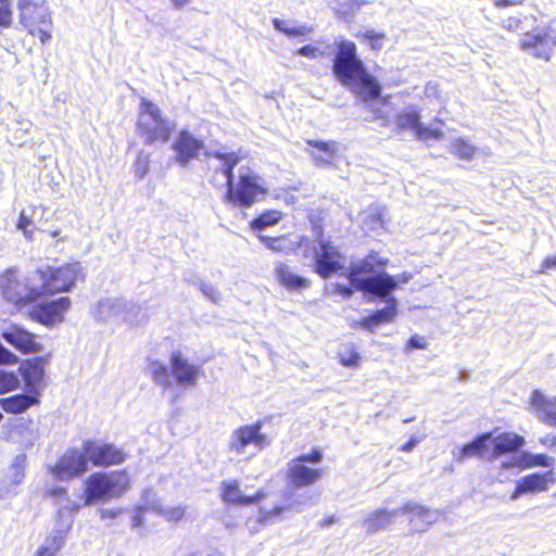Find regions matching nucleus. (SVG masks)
Here are the masks:
<instances>
[{
    "instance_id": "5fc2aeb1",
    "label": "nucleus",
    "mask_w": 556,
    "mask_h": 556,
    "mask_svg": "<svg viewBox=\"0 0 556 556\" xmlns=\"http://www.w3.org/2000/svg\"><path fill=\"white\" fill-rule=\"evenodd\" d=\"M287 509L286 506H281V505H278V506H275L274 508H271L270 510L264 513L261 517H260V521L261 522H265L267 521L268 519H270L271 517H276V516H279L280 514H282L285 510Z\"/></svg>"
},
{
    "instance_id": "e433bc0d",
    "label": "nucleus",
    "mask_w": 556,
    "mask_h": 556,
    "mask_svg": "<svg viewBox=\"0 0 556 556\" xmlns=\"http://www.w3.org/2000/svg\"><path fill=\"white\" fill-rule=\"evenodd\" d=\"M149 370L152 379L163 387H169V370L157 359H151L149 362Z\"/></svg>"
},
{
    "instance_id": "864d4df0",
    "label": "nucleus",
    "mask_w": 556,
    "mask_h": 556,
    "mask_svg": "<svg viewBox=\"0 0 556 556\" xmlns=\"http://www.w3.org/2000/svg\"><path fill=\"white\" fill-rule=\"evenodd\" d=\"M539 443L548 450H556V433H548L540 438Z\"/></svg>"
},
{
    "instance_id": "de8ad7c7",
    "label": "nucleus",
    "mask_w": 556,
    "mask_h": 556,
    "mask_svg": "<svg viewBox=\"0 0 556 556\" xmlns=\"http://www.w3.org/2000/svg\"><path fill=\"white\" fill-rule=\"evenodd\" d=\"M552 268H556V254L544 257L536 273L547 274Z\"/></svg>"
},
{
    "instance_id": "f8f14e48",
    "label": "nucleus",
    "mask_w": 556,
    "mask_h": 556,
    "mask_svg": "<svg viewBox=\"0 0 556 556\" xmlns=\"http://www.w3.org/2000/svg\"><path fill=\"white\" fill-rule=\"evenodd\" d=\"M87 469L88 459L86 453L71 448L58 459L51 468V472L58 480L68 481L83 475Z\"/></svg>"
},
{
    "instance_id": "49530a36",
    "label": "nucleus",
    "mask_w": 556,
    "mask_h": 556,
    "mask_svg": "<svg viewBox=\"0 0 556 556\" xmlns=\"http://www.w3.org/2000/svg\"><path fill=\"white\" fill-rule=\"evenodd\" d=\"M295 54L306 56L308 59H316L317 56H319L321 54V52L319 51L318 48H316L312 45H306V46L299 48L295 51Z\"/></svg>"
},
{
    "instance_id": "412c9836",
    "label": "nucleus",
    "mask_w": 556,
    "mask_h": 556,
    "mask_svg": "<svg viewBox=\"0 0 556 556\" xmlns=\"http://www.w3.org/2000/svg\"><path fill=\"white\" fill-rule=\"evenodd\" d=\"M222 501L227 505L248 506L256 504L266 497L264 490H258L252 495H243L238 480L223 481L220 485Z\"/></svg>"
},
{
    "instance_id": "4468645a",
    "label": "nucleus",
    "mask_w": 556,
    "mask_h": 556,
    "mask_svg": "<svg viewBox=\"0 0 556 556\" xmlns=\"http://www.w3.org/2000/svg\"><path fill=\"white\" fill-rule=\"evenodd\" d=\"M72 301L68 296H61L35 306L29 312V318L46 327H53L64 321L65 313L70 309Z\"/></svg>"
},
{
    "instance_id": "cd10ccee",
    "label": "nucleus",
    "mask_w": 556,
    "mask_h": 556,
    "mask_svg": "<svg viewBox=\"0 0 556 556\" xmlns=\"http://www.w3.org/2000/svg\"><path fill=\"white\" fill-rule=\"evenodd\" d=\"M39 395L34 393L29 394H15L9 397L0 399L1 408L8 414H22L31 406L39 403Z\"/></svg>"
},
{
    "instance_id": "20e7f679",
    "label": "nucleus",
    "mask_w": 556,
    "mask_h": 556,
    "mask_svg": "<svg viewBox=\"0 0 556 556\" xmlns=\"http://www.w3.org/2000/svg\"><path fill=\"white\" fill-rule=\"evenodd\" d=\"M131 488L126 469L112 472H93L85 481L83 498L85 505L121 497Z\"/></svg>"
},
{
    "instance_id": "423d86ee",
    "label": "nucleus",
    "mask_w": 556,
    "mask_h": 556,
    "mask_svg": "<svg viewBox=\"0 0 556 556\" xmlns=\"http://www.w3.org/2000/svg\"><path fill=\"white\" fill-rule=\"evenodd\" d=\"M81 271L79 262L66 263L58 267L48 266L39 269L41 285L38 288L40 298L42 295H53L60 292L70 291L76 283Z\"/></svg>"
},
{
    "instance_id": "e2e57ef3",
    "label": "nucleus",
    "mask_w": 556,
    "mask_h": 556,
    "mask_svg": "<svg viewBox=\"0 0 556 556\" xmlns=\"http://www.w3.org/2000/svg\"><path fill=\"white\" fill-rule=\"evenodd\" d=\"M416 443L417 441L415 439H410L408 442L402 445L400 450L403 452H408L416 445Z\"/></svg>"
},
{
    "instance_id": "f03ea898",
    "label": "nucleus",
    "mask_w": 556,
    "mask_h": 556,
    "mask_svg": "<svg viewBox=\"0 0 556 556\" xmlns=\"http://www.w3.org/2000/svg\"><path fill=\"white\" fill-rule=\"evenodd\" d=\"M213 155L223 163L222 172L227 186L224 195L226 203L233 207L249 208L267 195L268 190L263 186L261 177L250 169L235 180L233 168L242 160L239 153L215 152Z\"/></svg>"
},
{
    "instance_id": "f257e3e1",
    "label": "nucleus",
    "mask_w": 556,
    "mask_h": 556,
    "mask_svg": "<svg viewBox=\"0 0 556 556\" xmlns=\"http://www.w3.org/2000/svg\"><path fill=\"white\" fill-rule=\"evenodd\" d=\"M334 46L331 72L337 81L364 101L379 99L381 86L359 58L356 43L352 40L341 39L336 41Z\"/></svg>"
},
{
    "instance_id": "aec40b11",
    "label": "nucleus",
    "mask_w": 556,
    "mask_h": 556,
    "mask_svg": "<svg viewBox=\"0 0 556 556\" xmlns=\"http://www.w3.org/2000/svg\"><path fill=\"white\" fill-rule=\"evenodd\" d=\"M262 426V422L257 421L253 425L237 428L232 433V439L229 444L230 448L237 453H241L249 444H254L261 448L267 445L266 435L261 432Z\"/></svg>"
},
{
    "instance_id": "603ef678",
    "label": "nucleus",
    "mask_w": 556,
    "mask_h": 556,
    "mask_svg": "<svg viewBox=\"0 0 556 556\" xmlns=\"http://www.w3.org/2000/svg\"><path fill=\"white\" fill-rule=\"evenodd\" d=\"M46 496L59 498V500H66L67 498V490L64 486H58L52 488L46 491Z\"/></svg>"
},
{
    "instance_id": "7ed1b4c3",
    "label": "nucleus",
    "mask_w": 556,
    "mask_h": 556,
    "mask_svg": "<svg viewBox=\"0 0 556 556\" xmlns=\"http://www.w3.org/2000/svg\"><path fill=\"white\" fill-rule=\"evenodd\" d=\"M388 260L379 256L377 251H370L356 263H352L346 278L354 289L370 293L379 298H387L397 288L395 278L387 273L377 274L367 278H361L362 275L372 274L377 269L387 266Z\"/></svg>"
},
{
    "instance_id": "a18cd8bd",
    "label": "nucleus",
    "mask_w": 556,
    "mask_h": 556,
    "mask_svg": "<svg viewBox=\"0 0 556 556\" xmlns=\"http://www.w3.org/2000/svg\"><path fill=\"white\" fill-rule=\"evenodd\" d=\"M18 357L0 343V365H14Z\"/></svg>"
},
{
    "instance_id": "39448f33",
    "label": "nucleus",
    "mask_w": 556,
    "mask_h": 556,
    "mask_svg": "<svg viewBox=\"0 0 556 556\" xmlns=\"http://www.w3.org/2000/svg\"><path fill=\"white\" fill-rule=\"evenodd\" d=\"M136 129L146 144L166 143L173 136L175 124L163 115L155 103L142 98Z\"/></svg>"
},
{
    "instance_id": "a211bd4d",
    "label": "nucleus",
    "mask_w": 556,
    "mask_h": 556,
    "mask_svg": "<svg viewBox=\"0 0 556 556\" xmlns=\"http://www.w3.org/2000/svg\"><path fill=\"white\" fill-rule=\"evenodd\" d=\"M175 151V161L180 166H187L192 160L199 157L204 142L194 137L189 130L181 129L172 146Z\"/></svg>"
},
{
    "instance_id": "4c0bfd02",
    "label": "nucleus",
    "mask_w": 556,
    "mask_h": 556,
    "mask_svg": "<svg viewBox=\"0 0 556 556\" xmlns=\"http://www.w3.org/2000/svg\"><path fill=\"white\" fill-rule=\"evenodd\" d=\"M356 37L362 42L367 43L368 47L375 51H379L387 39V35L383 31H376L374 29H367L363 33H358Z\"/></svg>"
},
{
    "instance_id": "13d9d810",
    "label": "nucleus",
    "mask_w": 556,
    "mask_h": 556,
    "mask_svg": "<svg viewBox=\"0 0 556 556\" xmlns=\"http://www.w3.org/2000/svg\"><path fill=\"white\" fill-rule=\"evenodd\" d=\"M520 24L521 21L519 18L509 17L506 21H504L503 27L506 28L507 30L513 31L517 29L520 26Z\"/></svg>"
},
{
    "instance_id": "a878e982",
    "label": "nucleus",
    "mask_w": 556,
    "mask_h": 556,
    "mask_svg": "<svg viewBox=\"0 0 556 556\" xmlns=\"http://www.w3.org/2000/svg\"><path fill=\"white\" fill-rule=\"evenodd\" d=\"M492 439V432H484L475 437L470 442L462 445L456 455L455 459L464 462L471 457H482L486 453H490L489 442Z\"/></svg>"
},
{
    "instance_id": "4be33fe9",
    "label": "nucleus",
    "mask_w": 556,
    "mask_h": 556,
    "mask_svg": "<svg viewBox=\"0 0 556 556\" xmlns=\"http://www.w3.org/2000/svg\"><path fill=\"white\" fill-rule=\"evenodd\" d=\"M492 446L490 448L489 458L495 459L502 455L516 453L526 445V439L516 432L504 431L492 437Z\"/></svg>"
},
{
    "instance_id": "8fccbe9b",
    "label": "nucleus",
    "mask_w": 556,
    "mask_h": 556,
    "mask_svg": "<svg viewBox=\"0 0 556 556\" xmlns=\"http://www.w3.org/2000/svg\"><path fill=\"white\" fill-rule=\"evenodd\" d=\"M31 225V219L25 214L21 213L18 216L17 228L22 230L28 238H31V231L29 230V226Z\"/></svg>"
},
{
    "instance_id": "052dcab7",
    "label": "nucleus",
    "mask_w": 556,
    "mask_h": 556,
    "mask_svg": "<svg viewBox=\"0 0 556 556\" xmlns=\"http://www.w3.org/2000/svg\"><path fill=\"white\" fill-rule=\"evenodd\" d=\"M307 29L305 27H293L285 30V34L288 36H304L307 34Z\"/></svg>"
},
{
    "instance_id": "0e129e2a",
    "label": "nucleus",
    "mask_w": 556,
    "mask_h": 556,
    "mask_svg": "<svg viewBox=\"0 0 556 556\" xmlns=\"http://www.w3.org/2000/svg\"><path fill=\"white\" fill-rule=\"evenodd\" d=\"M371 112L374 113V117H375L376 119H384V118H387V114H384V113L380 112V111H379V110H377V109H372V110H371Z\"/></svg>"
},
{
    "instance_id": "6e6552de",
    "label": "nucleus",
    "mask_w": 556,
    "mask_h": 556,
    "mask_svg": "<svg viewBox=\"0 0 556 556\" xmlns=\"http://www.w3.org/2000/svg\"><path fill=\"white\" fill-rule=\"evenodd\" d=\"M323 457L319 448H313L308 454L294 457L286 472L289 483L294 488H306L317 483L324 476V469L309 467L307 463H320Z\"/></svg>"
},
{
    "instance_id": "7c9ffc66",
    "label": "nucleus",
    "mask_w": 556,
    "mask_h": 556,
    "mask_svg": "<svg viewBox=\"0 0 556 556\" xmlns=\"http://www.w3.org/2000/svg\"><path fill=\"white\" fill-rule=\"evenodd\" d=\"M396 514H408L409 522L410 525H415L417 519H420L424 522V527L416 529V531L421 532L429 528V526L432 523L429 519L430 509L419 505L414 502H407L404 505H402L399 509H395Z\"/></svg>"
},
{
    "instance_id": "1a4fd4ad",
    "label": "nucleus",
    "mask_w": 556,
    "mask_h": 556,
    "mask_svg": "<svg viewBox=\"0 0 556 556\" xmlns=\"http://www.w3.org/2000/svg\"><path fill=\"white\" fill-rule=\"evenodd\" d=\"M0 289L4 299L17 309L33 305L40 299L38 288L24 283L17 270L8 268L0 275Z\"/></svg>"
},
{
    "instance_id": "9d476101",
    "label": "nucleus",
    "mask_w": 556,
    "mask_h": 556,
    "mask_svg": "<svg viewBox=\"0 0 556 556\" xmlns=\"http://www.w3.org/2000/svg\"><path fill=\"white\" fill-rule=\"evenodd\" d=\"M83 452L86 453L88 463L94 467L115 466L126 459V453L122 447L98 440H85Z\"/></svg>"
},
{
    "instance_id": "473e14b6",
    "label": "nucleus",
    "mask_w": 556,
    "mask_h": 556,
    "mask_svg": "<svg viewBox=\"0 0 556 556\" xmlns=\"http://www.w3.org/2000/svg\"><path fill=\"white\" fill-rule=\"evenodd\" d=\"M396 515V510L377 509L372 511L366 519L365 526L367 532L374 533L387 528L391 523V519Z\"/></svg>"
},
{
    "instance_id": "79ce46f5",
    "label": "nucleus",
    "mask_w": 556,
    "mask_h": 556,
    "mask_svg": "<svg viewBox=\"0 0 556 556\" xmlns=\"http://www.w3.org/2000/svg\"><path fill=\"white\" fill-rule=\"evenodd\" d=\"M150 169V156L147 153L139 152L132 165V170L138 179H142Z\"/></svg>"
},
{
    "instance_id": "bb28decb",
    "label": "nucleus",
    "mask_w": 556,
    "mask_h": 556,
    "mask_svg": "<svg viewBox=\"0 0 556 556\" xmlns=\"http://www.w3.org/2000/svg\"><path fill=\"white\" fill-rule=\"evenodd\" d=\"M275 275L280 286L289 291L303 290L308 288L311 285L307 278L295 274L292 268L283 262L276 265Z\"/></svg>"
},
{
    "instance_id": "4d7b16f0",
    "label": "nucleus",
    "mask_w": 556,
    "mask_h": 556,
    "mask_svg": "<svg viewBox=\"0 0 556 556\" xmlns=\"http://www.w3.org/2000/svg\"><path fill=\"white\" fill-rule=\"evenodd\" d=\"M353 286L336 285L334 290L343 298H350L353 294Z\"/></svg>"
},
{
    "instance_id": "393cba45",
    "label": "nucleus",
    "mask_w": 556,
    "mask_h": 556,
    "mask_svg": "<svg viewBox=\"0 0 556 556\" xmlns=\"http://www.w3.org/2000/svg\"><path fill=\"white\" fill-rule=\"evenodd\" d=\"M258 240L266 249L275 253L290 254L295 253L302 247L305 238L301 237L299 241H293L290 233H285L276 237L258 236Z\"/></svg>"
},
{
    "instance_id": "0eeeda50",
    "label": "nucleus",
    "mask_w": 556,
    "mask_h": 556,
    "mask_svg": "<svg viewBox=\"0 0 556 556\" xmlns=\"http://www.w3.org/2000/svg\"><path fill=\"white\" fill-rule=\"evenodd\" d=\"M20 22L27 31L45 43L51 38L52 21L47 7L31 0H20Z\"/></svg>"
},
{
    "instance_id": "c03bdc74",
    "label": "nucleus",
    "mask_w": 556,
    "mask_h": 556,
    "mask_svg": "<svg viewBox=\"0 0 556 556\" xmlns=\"http://www.w3.org/2000/svg\"><path fill=\"white\" fill-rule=\"evenodd\" d=\"M12 21L11 3H0V28H9L12 25Z\"/></svg>"
},
{
    "instance_id": "2f4dec72",
    "label": "nucleus",
    "mask_w": 556,
    "mask_h": 556,
    "mask_svg": "<svg viewBox=\"0 0 556 556\" xmlns=\"http://www.w3.org/2000/svg\"><path fill=\"white\" fill-rule=\"evenodd\" d=\"M282 218L283 213L281 211L276 208L265 210L250 220L249 228L252 231L263 230L277 225Z\"/></svg>"
},
{
    "instance_id": "f3484780",
    "label": "nucleus",
    "mask_w": 556,
    "mask_h": 556,
    "mask_svg": "<svg viewBox=\"0 0 556 556\" xmlns=\"http://www.w3.org/2000/svg\"><path fill=\"white\" fill-rule=\"evenodd\" d=\"M1 337L21 354H36L42 351L43 346L35 333L20 325H11L1 333Z\"/></svg>"
},
{
    "instance_id": "37998d69",
    "label": "nucleus",
    "mask_w": 556,
    "mask_h": 556,
    "mask_svg": "<svg viewBox=\"0 0 556 556\" xmlns=\"http://www.w3.org/2000/svg\"><path fill=\"white\" fill-rule=\"evenodd\" d=\"M340 364L344 367H358L361 363L359 353L354 346H350L344 352L339 353Z\"/></svg>"
},
{
    "instance_id": "c756f323",
    "label": "nucleus",
    "mask_w": 556,
    "mask_h": 556,
    "mask_svg": "<svg viewBox=\"0 0 556 556\" xmlns=\"http://www.w3.org/2000/svg\"><path fill=\"white\" fill-rule=\"evenodd\" d=\"M396 514H408L409 522L410 525H415L417 519H420L424 522V527L416 529V531L421 532L429 528V526L432 523L429 519L430 509L419 505L414 502H407L404 505H402L399 509H395Z\"/></svg>"
},
{
    "instance_id": "6e6d98bb",
    "label": "nucleus",
    "mask_w": 556,
    "mask_h": 556,
    "mask_svg": "<svg viewBox=\"0 0 556 556\" xmlns=\"http://www.w3.org/2000/svg\"><path fill=\"white\" fill-rule=\"evenodd\" d=\"M492 2L497 9H505L521 5L523 0H492Z\"/></svg>"
},
{
    "instance_id": "6ab92c4d",
    "label": "nucleus",
    "mask_w": 556,
    "mask_h": 556,
    "mask_svg": "<svg viewBox=\"0 0 556 556\" xmlns=\"http://www.w3.org/2000/svg\"><path fill=\"white\" fill-rule=\"evenodd\" d=\"M49 356L34 357L25 359L18 368L24 380L25 387L29 393L40 394V388L43 386L45 366Z\"/></svg>"
},
{
    "instance_id": "bf43d9fd",
    "label": "nucleus",
    "mask_w": 556,
    "mask_h": 556,
    "mask_svg": "<svg viewBox=\"0 0 556 556\" xmlns=\"http://www.w3.org/2000/svg\"><path fill=\"white\" fill-rule=\"evenodd\" d=\"M122 513L121 509H103L100 511L102 519H114Z\"/></svg>"
},
{
    "instance_id": "58836bf2",
    "label": "nucleus",
    "mask_w": 556,
    "mask_h": 556,
    "mask_svg": "<svg viewBox=\"0 0 556 556\" xmlns=\"http://www.w3.org/2000/svg\"><path fill=\"white\" fill-rule=\"evenodd\" d=\"M415 137L424 142H428L430 140L439 141L444 138V132L440 128L429 127L420 122L415 131Z\"/></svg>"
},
{
    "instance_id": "f704fd0d",
    "label": "nucleus",
    "mask_w": 556,
    "mask_h": 556,
    "mask_svg": "<svg viewBox=\"0 0 556 556\" xmlns=\"http://www.w3.org/2000/svg\"><path fill=\"white\" fill-rule=\"evenodd\" d=\"M421 116L418 110L402 111L395 115V128L397 131L413 130L416 131Z\"/></svg>"
},
{
    "instance_id": "72a5a7b5",
    "label": "nucleus",
    "mask_w": 556,
    "mask_h": 556,
    "mask_svg": "<svg viewBox=\"0 0 556 556\" xmlns=\"http://www.w3.org/2000/svg\"><path fill=\"white\" fill-rule=\"evenodd\" d=\"M518 465L522 469L535 467L552 468L555 465V458L544 453L532 454L530 452H523L519 456Z\"/></svg>"
},
{
    "instance_id": "c9c22d12",
    "label": "nucleus",
    "mask_w": 556,
    "mask_h": 556,
    "mask_svg": "<svg viewBox=\"0 0 556 556\" xmlns=\"http://www.w3.org/2000/svg\"><path fill=\"white\" fill-rule=\"evenodd\" d=\"M450 151L460 160L470 161L475 156L477 149L468 140L455 138L451 142Z\"/></svg>"
},
{
    "instance_id": "c85d7f7f",
    "label": "nucleus",
    "mask_w": 556,
    "mask_h": 556,
    "mask_svg": "<svg viewBox=\"0 0 556 556\" xmlns=\"http://www.w3.org/2000/svg\"><path fill=\"white\" fill-rule=\"evenodd\" d=\"M396 314V301L394 298H391L389 299L388 305L386 307L375 311L374 313L366 316L361 321V325L368 330H374L377 326L381 324H388L393 321Z\"/></svg>"
},
{
    "instance_id": "ddd939ff",
    "label": "nucleus",
    "mask_w": 556,
    "mask_h": 556,
    "mask_svg": "<svg viewBox=\"0 0 556 556\" xmlns=\"http://www.w3.org/2000/svg\"><path fill=\"white\" fill-rule=\"evenodd\" d=\"M555 481L552 470L530 472L516 481L509 498L515 501L525 495L546 492Z\"/></svg>"
},
{
    "instance_id": "a19ab883",
    "label": "nucleus",
    "mask_w": 556,
    "mask_h": 556,
    "mask_svg": "<svg viewBox=\"0 0 556 556\" xmlns=\"http://www.w3.org/2000/svg\"><path fill=\"white\" fill-rule=\"evenodd\" d=\"M20 380L13 371L0 370V394L16 390Z\"/></svg>"
},
{
    "instance_id": "338daca9",
    "label": "nucleus",
    "mask_w": 556,
    "mask_h": 556,
    "mask_svg": "<svg viewBox=\"0 0 556 556\" xmlns=\"http://www.w3.org/2000/svg\"><path fill=\"white\" fill-rule=\"evenodd\" d=\"M333 521H334V518H333V517H331V518H329V519H325V520L323 521V525H324V526H326V525H330V523H332Z\"/></svg>"
},
{
    "instance_id": "ea45409f",
    "label": "nucleus",
    "mask_w": 556,
    "mask_h": 556,
    "mask_svg": "<svg viewBox=\"0 0 556 556\" xmlns=\"http://www.w3.org/2000/svg\"><path fill=\"white\" fill-rule=\"evenodd\" d=\"M62 545L63 541L60 536H49L46 543L37 549L35 556H56Z\"/></svg>"
},
{
    "instance_id": "dca6fc26",
    "label": "nucleus",
    "mask_w": 556,
    "mask_h": 556,
    "mask_svg": "<svg viewBox=\"0 0 556 556\" xmlns=\"http://www.w3.org/2000/svg\"><path fill=\"white\" fill-rule=\"evenodd\" d=\"M522 51L530 55L548 61L554 52V38L551 37L549 28L546 30H534L526 33L519 42Z\"/></svg>"
},
{
    "instance_id": "680f3d73",
    "label": "nucleus",
    "mask_w": 556,
    "mask_h": 556,
    "mask_svg": "<svg viewBox=\"0 0 556 556\" xmlns=\"http://www.w3.org/2000/svg\"><path fill=\"white\" fill-rule=\"evenodd\" d=\"M273 24L277 30H280L285 34V30H288L289 27H287V23L282 20L275 18L273 21Z\"/></svg>"
},
{
    "instance_id": "774afa93",
    "label": "nucleus",
    "mask_w": 556,
    "mask_h": 556,
    "mask_svg": "<svg viewBox=\"0 0 556 556\" xmlns=\"http://www.w3.org/2000/svg\"><path fill=\"white\" fill-rule=\"evenodd\" d=\"M434 122L440 125H444V121L442 118H434Z\"/></svg>"
},
{
    "instance_id": "9b49d317",
    "label": "nucleus",
    "mask_w": 556,
    "mask_h": 556,
    "mask_svg": "<svg viewBox=\"0 0 556 556\" xmlns=\"http://www.w3.org/2000/svg\"><path fill=\"white\" fill-rule=\"evenodd\" d=\"M344 256L330 240H321L314 255V271L327 279L343 269Z\"/></svg>"
},
{
    "instance_id": "3c124183",
    "label": "nucleus",
    "mask_w": 556,
    "mask_h": 556,
    "mask_svg": "<svg viewBox=\"0 0 556 556\" xmlns=\"http://www.w3.org/2000/svg\"><path fill=\"white\" fill-rule=\"evenodd\" d=\"M427 342L426 340L420 337V336H417V334H414L412 336L408 341H407V344L406 346L408 349H418V350H425L427 348Z\"/></svg>"
},
{
    "instance_id": "69168bd1",
    "label": "nucleus",
    "mask_w": 556,
    "mask_h": 556,
    "mask_svg": "<svg viewBox=\"0 0 556 556\" xmlns=\"http://www.w3.org/2000/svg\"><path fill=\"white\" fill-rule=\"evenodd\" d=\"M176 7H184L187 4L190 0H172Z\"/></svg>"
},
{
    "instance_id": "2eb2a0df",
    "label": "nucleus",
    "mask_w": 556,
    "mask_h": 556,
    "mask_svg": "<svg viewBox=\"0 0 556 556\" xmlns=\"http://www.w3.org/2000/svg\"><path fill=\"white\" fill-rule=\"evenodd\" d=\"M169 370L176 383L180 387L192 388L202 375L200 366L189 363L181 351H174L169 357Z\"/></svg>"
},
{
    "instance_id": "09e8293b",
    "label": "nucleus",
    "mask_w": 556,
    "mask_h": 556,
    "mask_svg": "<svg viewBox=\"0 0 556 556\" xmlns=\"http://www.w3.org/2000/svg\"><path fill=\"white\" fill-rule=\"evenodd\" d=\"M80 505L77 502H72L71 504L60 507L58 509L56 515L59 518H63L66 514H68L70 516H74L75 514L78 513Z\"/></svg>"
},
{
    "instance_id": "5701e85b",
    "label": "nucleus",
    "mask_w": 556,
    "mask_h": 556,
    "mask_svg": "<svg viewBox=\"0 0 556 556\" xmlns=\"http://www.w3.org/2000/svg\"><path fill=\"white\" fill-rule=\"evenodd\" d=\"M305 142L313 149L308 153L316 166L324 167L334 164L339 152V143L337 141L306 139Z\"/></svg>"
},
{
    "instance_id": "b1692460",
    "label": "nucleus",
    "mask_w": 556,
    "mask_h": 556,
    "mask_svg": "<svg viewBox=\"0 0 556 556\" xmlns=\"http://www.w3.org/2000/svg\"><path fill=\"white\" fill-rule=\"evenodd\" d=\"M528 403L531 410L538 416L539 420L552 428H556V406L549 402L544 393L535 389L531 392Z\"/></svg>"
}]
</instances>
